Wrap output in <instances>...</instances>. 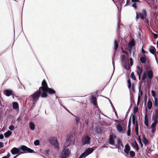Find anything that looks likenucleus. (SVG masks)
<instances>
[{"instance_id":"obj_24","label":"nucleus","mask_w":158,"mask_h":158,"mask_svg":"<svg viewBox=\"0 0 158 158\" xmlns=\"http://www.w3.org/2000/svg\"><path fill=\"white\" fill-rule=\"evenodd\" d=\"M13 108L15 110L19 108V105L17 102H13Z\"/></svg>"},{"instance_id":"obj_6","label":"nucleus","mask_w":158,"mask_h":158,"mask_svg":"<svg viewBox=\"0 0 158 158\" xmlns=\"http://www.w3.org/2000/svg\"><path fill=\"white\" fill-rule=\"evenodd\" d=\"M121 60L123 67L127 70H128L130 68V66L129 65H127V64L126 62V56L125 55H121Z\"/></svg>"},{"instance_id":"obj_41","label":"nucleus","mask_w":158,"mask_h":158,"mask_svg":"<svg viewBox=\"0 0 158 158\" xmlns=\"http://www.w3.org/2000/svg\"><path fill=\"white\" fill-rule=\"evenodd\" d=\"M40 141L39 140H36L34 142V144L35 146H37L40 144Z\"/></svg>"},{"instance_id":"obj_31","label":"nucleus","mask_w":158,"mask_h":158,"mask_svg":"<svg viewBox=\"0 0 158 158\" xmlns=\"http://www.w3.org/2000/svg\"><path fill=\"white\" fill-rule=\"evenodd\" d=\"M140 60L142 63H145L146 62V57L142 56L140 58Z\"/></svg>"},{"instance_id":"obj_33","label":"nucleus","mask_w":158,"mask_h":158,"mask_svg":"<svg viewBox=\"0 0 158 158\" xmlns=\"http://www.w3.org/2000/svg\"><path fill=\"white\" fill-rule=\"evenodd\" d=\"M141 86H139V94L138 96H139L140 97L142 96V95L143 94V91L142 90V89H141Z\"/></svg>"},{"instance_id":"obj_51","label":"nucleus","mask_w":158,"mask_h":158,"mask_svg":"<svg viewBox=\"0 0 158 158\" xmlns=\"http://www.w3.org/2000/svg\"><path fill=\"white\" fill-rule=\"evenodd\" d=\"M49 149L46 150L44 151V153L45 154L48 155L49 154Z\"/></svg>"},{"instance_id":"obj_54","label":"nucleus","mask_w":158,"mask_h":158,"mask_svg":"<svg viewBox=\"0 0 158 158\" xmlns=\"http://www.w3.org/2000/svg\"><path fill=\"white\" fill-rule=\"evenodd\" d=\"M4 143L2 142H0V148H2L4 147Z\"/></svg>"},{"instance_id":"obj_10","label":"nucleus","mask_w":158,"mask_h":158,"mask_svg":"<svg viewBox=\"0 0 158 158\" xmlns=\"http://www.w3.org/2000/svg\"><path fill=\"white\" fill-rule=\"evenodd\" d=\"M49 141L51 144L56 146L57 148H58V143L57 140L55 137L50 138L49 139Z\"/></svg>"},{"instance_id":"obj_36","label":"nucleus","mask_w":158,"mask_h":158,"mask_svg":"<svg viewBox=\"0 0 158 158\" xmlns=\"http://www.w3.org/2000/svg\"><path fill=\"white\" fill-rule=\"evenodd\" d=\"M129 153L130 156L132 158L134 157L135 155V152L133 151H131Z\"/></svg>"},{"instance_id":"obj_17","label":"nucleus","mask_w":158,"mask_h":158,"mask_svg":"<svg viewBox=\"0 0 158 158\" xmlns=\"http://www.w3.org/2000/svg\"><path fill=\"white\" fill-rule=\"evenodd\" d=\"M158 110H156L155 112V114L154 116L152 117V119H153L154 120L158 121Z\"/></svg>"},{"instance_id":"obj_30","label":"nucleus","mask_w":158,"mask_h":158,"mask_svg":"<svg viewBox=\"0 0 158 158\" xmlns=\"http://www.w3.org/2000/svg\"><path fill=\"white\" fill-rule=\"evenodd\" d=\"M147 74L146 73L144 72L142 77V80L145 81L147 78Z\"/></svg>"},{"instance_id":"obj_59","label":"nucleus","mask_w":158,"mask_h":158,"mask_svg":"<svg viewBox=\"0 0 158 158\" xmlns=\"http://www.w3.org/2000/svg\"><path fill=\"white\" fill-rule=\"evenodd\" d=\"M138 140L139 141V143H141V140L140 136V135H138Z\"/></svg>"},{"instance_id":"obj_60","label":"nucleus","mask_w":158,"mask_h":158,"mask_svg":"<svg viewBox=\"0 0 158 158\" xmlns=\"http://www.w3.org/2000/svg\"><path fill=\"white\" fill-rule=\"evenodd\" d=\"M131 1L133 3H136L137 2H140L139 0H131Z\"/></svg>"},{"instance_id":"obj_42","label":"nucleus","mask_w":158,"mask_h":158,"mask_svg":"<svg viewBox=\"0 0 158 158\" xmlns=\"http://www.w3.org/2000/svg\"><path fill=\"white\" fill-rule=\"evenodd\" d=\"M158 121H154V122L152 123V126L153 127H156V124L158 123Z\"/></svg>"},{"instance_id":"obj_40","label":"nucleus","mask_w":158,"mask_h":158,"mask_svg":"<svg viewBox=\"0 0 158 158\" xmlns=\"http://www.w3.org/2000/svg\"><path fill=\"white\" fill-rule=\"evenodd\" d=\"M147 151L148 153H151L153 151V150L151 149V147L149 148V147H148Z\"/></svg>"},{"instance_id":"obj_5","label":"nucleus","mask_w":158,"mask_h":158,"mask_svg":"<svg viewBox=\"0 0 158 158\" xmlns=\"http://www.w3.org/2000/svg\"><path fill=\"white\" fill-rule=\"evenodd\" d=\"M147 15V13L145 9H143L140 12L136 13V19H137L139 18L143 20L146 19Z\"/></svg>"},{"instance_id":"obj_18","label":"nucleus","mask_w":158,"mask_h":158,"mask_svg":"<svg viewBox=\"0 0 158 158\" xmlns=\"http://www.w3.org/2000/svg\"><path fill=\"white\" fill-rule=\"evenodd\" d=\"M5 93L6 96H9L12 94L13 91L11 90L7 89L5 91Z\"/></svg>"},{"instance_id":"obj_21","label":"nucleus","mask_w":158,"mask_h":158,"mask_svg":"<svg viewBox=\"0 0 158 158\" xmlns=\"http://www.w3.org/2000/svg\"><path fill=\"white\" fill-rule=\"evenodd\" d=\"M132 146L135 148L136 149L137 152L138 151L139 149V147L136 141H135L134 142V143H133Z\"/></svg>"},{"instance_id":"obj_57","label":"nucleus","mask_w":158,"mask_h":158,"mask_svg":"<svg viewBox=\"0 0 158 158\" xmlns=\"http://www.w3.org/2000/svg\"><path fill=\"white\" fill-rule=\"evenodd\" d=\"M132 47H128V51H129L130 53H131V50H132Z\"/></svg>"},{"instance_id":"obj_34","label":"nucleus","mask_w":158,"mask_h":158,"mask_svg":"<svg viewBox=\"0 0 158 158\" xmlns=\"http://www.w3.org/2000/svg\"><path fill=\"white\" fill-rule=\"evenodd\" d=\"M118 47V44L116 40L114 41V49L115 52L116 51Z\"/></svg>"},{"instance_id":"obj_14","label":"nucleus","mask_w":158,"mask_h":158,"mask_svg":"<svg viewBox=\"0 0 158 158\" xmlns=\"http://www.w3.org/2000/svg\"><path fill=\"white\" fill-rule=\"evenodd\" d=\"M130 150V148L128 144H127L125 146V148L124 149L125 152L127 155L129 154V151Z\"/></svg>"},{"instance_id":"obj_64","label":"nucleus","mask_w":158,"mask_h":158,"mask_svg":"<svg viewBox=\"0 0 158 158\" xmlns=\"http://www.w3.org/2000/svg\"><path fill=\"white\" fill-rule=\"evenodd\" d=\"M142 52L143 53V54H144L146 53L145 52V50L143 49V48H142Z\"/></svg>"},{"instance_id":"obj_20","label":"nucleus","mask_w":158,"mask_h":158,"mask_svg":"<svg viewBox=\"0 0 158 158\" xmlns=\"http://www.w3.org/2000/svg\"><path fill=\"white\" fill-rule=\"evenodd\" d=\"M143 137V139H142V141L144 143V144L145 145H147L148 144V140L143 135L142 136Z\"/></svg>"},{"instance_id":"obj_15","label":"nucleus","mask_w":158,"mask_h":158,"mask_svg":"<svg viewBox=\"0 0 158 158\" xmlns=\"http://www.w3.org/2000/svg\"><path fill=\"white\" fill-rule=\"evenodd\" d=\"M147 77L149 79H151L153 77V73L152 70H149L147 72Z\"/></svg>"},{"instance_id":"obj_52","label":"nucleus","mask_w":158,"mask_h":158,"mask_svg":"<svg viewBox=\"0 0 158 158\" xmlns=\"http://www.w3.org/2000/svg\"><path fill=\"white\" fill-rule=\"evenodd\" d=\"M143 20H144V22L145 23H147L148 25L149 21L148 19H147L146 18V19Z\"/></svg>"},{"instance_id":"obj_19","label":"nucleus","mask_w":158,"mask_h":158,"mask_svg":"<svg viewBox=\"0 0 158 158\" xmlns=\"http://www.w3.org/2000/svg\"><path fill=\"white\" fill-rule=\"evenodd\" d=\"M144 123V124L146 126L148 127V118L147 114H145V119Z\"/></svg>"},{"instance_id":"obj_46","label":"nucleus","mask_w":158,"mask_h":158,"mask_svg":"<svg viewBox=\"0 0 158 158\" xmlns=\"http://www.w3.org/2000/svg\"><path fill=\"white\" fill-rule=\"evenodd\" d=\"M130 65L132 66L133 65V60L132 58H130Z\"/></svg>"},{"instance_id":"obj_48","label":"nucleus","mask_w":158,"mask_h":158,"mask_svg":"<svg viewBox=\"0 0 158 158\" xmlns=\"http://www.w3.org/2000/svg\"><path fill=\"white\" fill-rule=\"evenodd\" d=\"M152 95L154 97H156V93L153 90H152L151 91Z\"/></svg>"},{"instance_id":"obj_26","label":"nucleus","mask_w":158,"mask_h":158,"mask_svg":"<svg viewBox=\"0 0 158 158\" xmlns=\"http://www.w3.org/2000/svg\"><path fill=\"white\" fill-rule=\"evenodd\" d=\"M12 132L9 131H8L4 133V135L5 137L8 138L9 137L11 134Z\"/></svg>"},{"instance_id":"obj_11","label":"nucleus","mask_w":158,"mask_h":158,"mask_svg":"<svg viewBox=\"0 0 158 158\" xmlns=\"http://www.w3.org/2000/svg\"><path fill=\"white\" fill-rule=\"evenodd\" d=\"M70 153V152L69 149L68 148L65 149L62 151L60 157L61 158H67V156Z\"/></svg>"},{"instance_id":"obj_44","label":"nucleus","mask_w":158,"mask_h":158,"mask_svg":"<svg viewBox=\"0 0 158 158\" xmlns=\"http://www.w3.org/2000/svg\"><path fill=\"white\" fill-rule=\"evenodd\" d=\"M134 114L137 113L138 111V107H134Z\"/></svg>"},{"instance_id":"obj_2","label":"nucleus","mask_w":158,"mask_h":158,"mask_svg":"<svg viewBox=\"0 0 158 158\" xmlns=\"http://www.w3.org/2000/svg\"><path fill=\"white\" fill-rule=\"evenodd\" d=\"M146 2L152 8H154L156 10L155 12L153 14V16L156 19L158 15V9L157 6L155 5V0H147Z\"/></svg>"},{"instance_id":"obj_23","label":"nucleus","mask_w":158,"mask_h":158,"mask_svg":"<svg viewBox=\"0 0 158 158\" xmlns=\"http://www.w3.org/2000/svg\"><path fill=\"white\" fill-rule=\"evenodd\" d=\"M152 103L150 100H149L147 103V107L149 110L151 109L152 107Z\"/></svg>"},{"instance_id":"obj_37","label":"nucleus","mask_w":158,"mask_h":158,"mask_svg":"<svg viewBox=\"0 0 158 158\" xmlns=\"http://www.w3.org/2000/svg\"><path fill=\"white\" fill-rule=\"evenodd\" d=\"M131 77L132 79L133 80H136V78H135V76L134 75V73L133 72H132L131 74Z\"/></svg>"},{"instance_id":"obj_9","label":"nucleus","mask_w":158,"mask_h":158,"mask_svg":"<svg viewBox=\"0 0 158 158\" xmlns=\"http://www.w3.org/2000/svg\"><path fill=\"white\" fill-rule=\"evenodd\" d=\"M91 139L88 136H84L82 139L81 141L83 145L89 144Z\"/></svg>"},{"instance_id":"obj_55","label":"nucleus","mask_w":158,"mask_h":158,"mask_svg":"<svg viewBox=\"0 0 158 158\" xmlns=\"http://www.w3.org/2000/svg\"><path fill=\"white\" fill-rule=\"evenodd\" d=\"M131 4L130 1V0H127V3L126 5H129Z\"/></svg>"},{"instance_id":"obj_39","label":"nucleus","mask_w":158,"mask_h":158,"mask_svg":"<svg viewBox=\"0 0 158 158\" xmlns=\"http://www.w3.org/2000/svg\"><path fill=\"white\" fill-rule=\"evenodd\" d=\"M151 128L152 129V133L153 134L156 131V128L155 127H153L152 125H151Z\"/></svg>"},{"instance_id":"obj_1","label":"nucleus","mask_w":158,"mask_h":158,"mask_svg":"<svg viewBox=\"0 0 158 158\" xmlns=\"http://www.w3.org/2000/svg\"><path fill=\"white\" fill-rule=\"evenodd\" d=\"M20 150L24 151L25 152L29 153H34V151L33 150L30 149L29 148H27V147L25 145L22 146L18 148L16 147H14L10 150V152L13 155H15L17 154L16 156L24 153V152H20Z\"/></svg>"},{"instance_id":"obj_3","label":"nucleus","mask_w":158,"mask_h":158,"mask_svg":"<svg viewBox=\"0 0 158 158\" xmlns=\"http://www.w3.org/2000/svg\"><path fill=\"white\" fill-rule=\"evenodd\" d=\"M48 93L50 95L56 94V91L52 89L49 87L43 92L42 94L41 97L45 98L48 96Z\"/></svg>"},{"instance_id":"obj_35","label":"nucleus","mask_w":158,"mask_h":158,"mask_svg":"<svg viewBox=\"0 0 158 158\" xmlns=\"http://www.w3.org/2000/svg\"><path fill=\"white\" fill-rule=\"evenodd\" d=\"M127 83L128 84V87L129 89H130L131 88V81L130 79H128L127 80Z\"/></svg>"},{"instance_id":"obj_38","label":"nucleus","mask_w":158,"mask_h":158,"mask_svg":"<svg viewBox=\"0 0 158 158\" xmlns=\"http://www.w3.org/2000/svg\"><path fill=\"white\" fill-rule=\"evenodd\" d=\"M135 130V131H139V125L137 120H136V121Z\"/></svg>"},{"instance_id":"obj_53","label":"nucleus","mask_w":158,"mask_h":158,"mask_svg":"<svg viewBox=\"0 0 158 158\" xmlns=\"http://www.w3.org/2000/svg\"><path fill=\"white\" fill-rule=\"evenodd\" d=\"M132 6L135 8V9H137V5L136 3H134L132 5Z\"/></svg>"},{"instance_id":"obj_47","label":"nucleus","mask_w":158,"mask_h":158,"mask_svg":"<svg viewBox=\"0 0 158 158\" xmlns=\"http://www.w3.org/2000/svg\"><path fill=\"white\" fill-rule=\"evenodd\" d=\"M140 98L141 97L139 96H138V100H137V106H138L139 105V102H140Z\"/></svg>"},{"instance_id":"obj_50","label":"nucleus","mask_w":158,"mask_h":158,"mask_svg":"<svg viewBox=\"0 0 158 158\" xmlns=\"http://www.w3.org/2000/svg\"><path fill=\"white\" fill-rule=\"evenodd\" d=\"M127 135L128 136L131 135V129H128Z\"/></svg>"},{"instance_id":"obj_56","label":"nucleus","mask_w":158,"mask_h":158,"mask_svg":"<svg viewBox=\"0 0 158 158\" xmlns=\"http://www.w3.org/2000/svg\"><path fill=\"white\" fill-rule=\"evenodd\" d=\"M89 115V114L88 113L87 114V115L88 116ZM89 119V116H88V117L85 120V121L86 122V123L87 124H88V120Z\"/></svg>"},{"instance_id":"obj_13","label":"nucleus","mask_w":158,"mask_h":158,"mask_svg":"<svg viewBox=\"0 0 158 158\" xmlns=\"http://www.w3.org/2000/svg\"><path fill=\"white\" fill-rule=\"evenodd\" d=\"M149 51L151 53L154 55L156 58H157V56L156 53V49L154 46H151L149 49Z\"/></svg>"},{"instance_id":"obj_45","label":"nucleus","mask_w":158,"mask_h":158,"mask_svg":"<svg viewBox=\"0 0 158 158\" xmlns=\"http://www.w3.org/2000/svg\"><path fill=\"white\" fill-rule=\"evenodd\" d=\"M9 129L11 131H13L14 129V126L13 125H11L9 127Z\"/></svg>"},{"instance_id":"obj_27","label":"nucleus","mask_w":158,"mask_h":158,"mask_svg":"<svg viewBox=\"0 0 158 158\" xmlns=\"http://www.w3.org/2000/svg\"><path fill=\"white\" fill-rule=\"evenodd\" d=\"M116 129L118 131L121 132L123 130V128L120 125L118 124L116 126Z\"/></svg>"},{"instance_id":"obj_49","label":"nucleus","mask_w":158,"mask_h":158,"mask_svg":"<svg viewBox=\"0 0 158 158\" xmlns=\"http://www.w3.org/2000/svg\"><path fill=\"white\" fill-rule=\"evenodd\" d=\"M131 125V122L130 119V120L129 121L128 125V129H131V128H130Z\"/></svg>"},{"instance_id":"obj_7","label":"nucleus","mask_w":158,"mask_h":158,"mask_svg":"<svg viewBox=\"0 0 158 158\" xmlns=\"http://www.w3.org/2000/svg\"><path fill=\"white\" fill-rule=\"evenodd\" d=\"M94 149L93 148H87L86 151L80 155V157H85L89 154L92 153L94 151Z\"/></svg>"},{"instance_id":"obj_25","label":"nucleus","mask_w":158,"mask_h":158,"mask_svg":"<svg viewBox=\"0 0 158 158\" xmlns=\"http://www.w3.org/2000/svg\"><path fill=\"white\" fill-rule=\"evenodd\" d=\"M114 142L113 136L112 135H110L109 139V143L110 144L114 145Z\"/></svg>"},{"instance_id":"obj_29","label":"nucleus","mask_w":158,"mask_h":158,"mask_svg":"<svg viewBox=\"0 0 158 158\" xmlns=\"http://www.w3.org/2000/svg\"><path fill=\"white\" fill-rule=\"evenodd\" d=\"M153 105L156 107L158 106V99L156 98H154V102Z\"/></svg>"},{"instance_id":"obj_12","label":"nucleus","mask_w":158,"mask_h":158,"mask_svg":"<svg viewBox=\"0 0 158 158\" xmlns=\"http://www.w3.org/2000/svg\"><path fill=\"white\" fill-rule=\"evenodd\" d=\"M97 100L95 96L94 95L91 96L90 102L91 103H93L94 106L95 107H98Z\"/></svg>"},{"instance_id":"obj_61","label":"nucleus","mask_w":158,"mask_h":158,"mask_svg":"<svg viewBox=\"0 0 158 158\" xmlns=\"http://www.w3.org/2000/svg\"><path fill=\"white\" fill-rule=\"evenodd\" d=\"M158 35L157 34H154V37L155 39H156L158 37Z\"/></svg>"},{"instance_id":"obj_16","label":"nucleus","mask_w":158,"mask_h":158,"mask_svg":"<svg viewBox=\"0 0 158 158\" xmlns=\"http://www.w3.org/2000/svg\"><path fill=\"white\" fill-rule=\"evenodd\" d=\"M135 45V42L133 39H131V41H130L128 44V47H132L134 46Z\"/></svg>"},{"instance_id":"obj_8","label":"nucleus","mask_w":158,"mask_h":158,"mask_svg":"<svg viewBox=\"0 0 158 158\" xmlns=\"http://www.w3.org/2000/svg\"><path fill=\"white\" fill-rule=\"evenodd\" d=\"M48 87L46 81L45 79H44L41 83V86L39 87V89L43 92Z\"/></svg>"},{"instance_id":"obj_32","label":"nucleus","mask_w":158,"mask_h":158,"mask_svg":"<svg viewBox=\"0 0 158 158\" xmlns=\"http://www.w3.org/2000/svg\"><path fill=\"white\" fill-rule=\"evenodd\" d=\"M118 148H119L120 147V146H122V147L123 146V144H122V142L119 139L118 140Z\"/></svg>"},{"instance_id":"obj_62","label":"nucleus","mask_w":158,"mask_h":158,"mask_svg":"<svg viewBox=\"0 0 158 158\" xmlns=\"http://www.w3.org/2000/svg\"><path fill=\"white\" fill-rule=\"evenodd\" d=\"M132 88L133 91L135 92V86H134V85L133 84L132 85Z\"/></svg>"},{"instance_id":"obj_22","label":"nucleus","mask_w":158,"mask_h":158,"mask_svg":"<svg viewBox=\"0 0 158 158\" xmlns=\"http://www.w3.org/2000/svg\"><path fill=\"white\" fill-rule=\"evenodd\" d=\"M143 72V69L140 67V66H137V75H141Z\"/></svg>"},{"instance_id":"obj_28","label":"nucleus","mask_w":158,"mask_h":158,"mask_svg":"<svg viewBox=\"0 0 158 158\" xmlns=\"http://www.w3.org/2000/svg\"><path fill=\"white\" fill-rule=\"evenodd\" d=\"M29 127L30 129L31 130H34L35 128V125L32 122H30L29 123Z\"/></svg>"},{"instance_id":"obj_58","label":"nucleus","mask_w":158,"mask_h":158,"mask_svg":"<svg viewBox=\"0 0 158 158\" xmlns=\"http://www.w3.org/2000/svg\"><path fill=\"white\" fill-rule=\"evenodd\" d=\"M121 49L122 50V52L123 53L126 54V55H127L128 54V52L127 51H124L123 50L122 47Z\"/></svg>"},{"instance_id":"obj_43","label":"nucleus","mask_w":158,"mask_h":158,"mask_svg":"<svg viewBox=\"0 0 158 158\" xmlns=\"http://www.w3.org/2000/svg\"><path fill=\"white\" fill-rule=\"evenodd\" d=\"M135 115H132V123L133 125H135Z\"/></svg>"},{"instance_id":"obj_63","label":"nucleus","mask_w":158,"mask_h":158,"mask_svg":"<svg viewBox=\"0 0 158 158\" xmlns=\"http://www.w3.org/2000/svg\"><path fill=\"white\" fill-rule=\"evenodd\" d=\"M4 138V136L2 134L0 135V139H2Z\"/></svg>"},{"instance_id":"obj_4","label":"nucleus","mask_w":158,"mask_h":158,"mask_svg":"<svg viewBox=\"0 0 158 158\" xmlns=\"http://www.w3.org/2000/svg\"><path fill=\"white\" fill-rule=\"evenodd\" d=\"M42 91L39 89V90L35 92L32 95H31L33 102H36L39 99L40 96L41 97Z\"/></svg>"}]
</instances>
